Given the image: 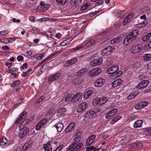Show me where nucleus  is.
<instances>
[{
    "instance_id": "nucleus-1",
    "label": "nucleus",
    "mask_w": 151,
    "mask_h": 151,
    "mask_svg": "<svg viewBox=\"0 0 151 151\" xmlns=\"http://www.w3.org/2000/svg\"><path fill=\"white\" fill-rule=\"evenodd\" d=\"M138 31L135 30L129 33L125 37L123 42V45L127 46L132 42L135 40L138 35Z\"/></svg>"
},
{
    "instance_id": "nucleus-2",
    "label": "nucleus",
    "mask_w": 151,
    "mask_h": 151,
    "mask_svg": "<svg viewBox=\"0 0 151 151\" xmlns=\"http://www.w3.org/2000/svg\"><path fill=\"white\" fill-rule=\"evenodd\" d=\"M83 145V144L81 142H79L78 144L76 143H73L68 147L66 151H78L79 150Z\"/></svg>"
},
{
    "instance_id": "nucleus-3",
    "label": "nucleus",
    "mask_w": 151,
    "mask_h": 151,
    "mask_svg": "<svg viewBox=\"0 0 151 151\" xmlns=\"http://www.w3.org/2000/svg\"><path fill=\"white\" fill-rule=\"evenodd\" d=\"M58 143L57 141H48L46 144L43 145V149L44 150V151H52V145L53 144L56 145Z\"/></svg>"
},
{
    "instance_id": "nucleus-4",
    "label": "nucleus",
    "mask_w": 151,
    "mask_h": 151,
    "mask_svg": "<svg viewBox=\"0 0 151 151\" xmlns=\"http://www.w3.org/2000/svg\"><path fill=\"white\" fill-rule=\"evenodd\" d=\"M82 1V0H70L69 3V7L73 10L76 9L79 6Z\"/></svg>"
},
{
    "instance_id": "nucleus-5",
    "label": "nucleus",
    "mask_w": 151,
    "mask_h": 151,
    "mask_svg": "<svg viewBox=\"0 0 151 151\" xmlns=\"http://www.w3.org/2000/svg\"><path fill=\"white\" fill-rule=\"evenodd\" d=\"M113 52L112 47L111 46H108L102 50L101 52V53L103 56H106L110 54Z\"/></svg>"
},
{
    "instance_id": "nucleus-6",
    "label": "nucleus",
    "mask_w": 151,
    "mask_h": 151,
    "mask_svg": "<svg viewBox=\"0 0 151 151\" xmlns=\"http://www.w3.org/2000/svg\"><path fill=\"white\" fill-rule=\"evenodd\" d=\"M14 143L13 141L8 140L4 137H3L2 139H0V145L5 147H7L11 144H13Z\"/></svg>"
},
{
    "instance_id": "nucleus-7",
    "label": "nucleus",
    "mask_w": 151,
    "mask_h": 151,
    "mask_svg": "<svg viewBox=\"0 0 151 151\" xmlns=\"http://www.w3.org/2000/svg\"><path fill=\"white\" fill-rule=\"evenodd\" d=\"M101 71V69L100 68L94 69L89 72L88 76L90 77H94L98 76Z\"/></svg>"
},
{
    "instance_id": "nucleus-8",
    "label": "nucleus",
    "mask_w": 151,
    "mask_h": 151,
    "mask_svg": "<svg viewBox=\"0 0 151 151\" xmlns=\"http://www.w3.org/2000/svg\"><path fill=\"white\" fill-rule=\"evenodd\" d=\"M149 83V81L148 80L143 81L139 83L137 86V88L142 89L146 88Z\"/></svg>"
},
{
    "instance_id": "nucleus-9",
    "label": "nucleus",
    "mask_w": 151,
    "mask_h": 151,
    "mask_svg": "<svg viewBox=\"0 0 151 151\" xmlns=\"http://www.w3.org/2000/svg\"><path fill=\"white\" fill-rule=\"evenodd\" d=\"M119 66L118 65H114L108 69L106 73L108 74H112L117 71L119 69Z\"/></svg>"
},
{
    "instance_id": "nucleus-10",
    "label": "nucleus",
    "mask_w": 151,
    "mask_h": 151,
    "mask_svg": "<svg viewBox=\"0 0 151 151\" xmlns=\"http://www.w3.org/2000/svg\"><path fill=\"white\" fill-rule=\"evenodd\" d=\"M102 61L103 60L102 58H98L91 61L90 62V65L93 66L99 65L101 64Z\"/></svg>"
},
{
    "instance_id": "nucleus-11",
    "label": "nucleus",
    "mask_w": 151,
    "mask_h": 151,
    "mask_svg": "<svg viewBox=\"0 0 151 151\" xmlns=\"http://www.w3.org/2000/svg\"><path fill=\"white\" fill-rule=\"evenodd\" d=\"M143 49L142 46L141 45H136L133 46L131 49V52L135 53L139 52Z\"/></svg>"
},
{
    "instance_id": "nucleus-12",
    "label": "nucleus",
    "mask_w": 151,
    "mask_h": 151,
    "mask_svg": "<svg viewBox=\"0 0 151 151\" xmlns=\"http://www.w3.org/2000/svg\"><path fill=\"white\" fill-rule=\"evenodd\" d=\"M87 106V104L86 102H83L81 104L78 106L77 109V112L80 113L84 111L86 109Z\"/></svg>"
},
{
    "instance_id": "nucleus-13",
    "label": "nucleus",
    "mask_w": 151,
    "mask_h": 151,
    "mask_svg": "<svg viewBox=\"0 0 151 151\" xmlns=\"http://www.w3.org/2000/svg\"><path fill=\"white\" fill-rule=\"evenodd\" d=\"M27 114V112L25 111H23L20 114L18 118L14 122V124H18L23 119H24L26 116Z\"/></svg>"
},
{
    "instance_id": "nucleus-14",
    "label": "nucleus",
    "mask_w": 151,
    "mask_h": 151,
    "mask_svg": "<svg viewBox=\"0 0 151 151\" xmlns=\"http://www.w3.org/2000/svg\"><path fill=\"white\" fill-rule=\"evenodd\" d=\"M105 82L104 79L100 78L96 80L94 82V85L96 87H100L102 86Z\"/></svg>"
},
{
    "instance_id": "nucleus-15",
    "label": "nucleus",
    "mask_w": 151,
    "mask_h": 151,
    "mask_svg": "<svg viewBox=\"0 0 151 151\" xmlns=\"http://www.w3.org/2000/svg\"><path fill=\"white\" fill-rule=\"evenodd\" d=\"M134 17V14L132 13H130L125 18L123 23V25L125 26L126 25L127 23L131 21Z\"/></svg>"
},
{
    "instance_id": "nucleus-16",
    "label": "nucleus",
    "mask_w": 151,
    "mask_h": 151,
    "mask_svg": "<svg viewBox=\"0 0 151 151\" xmlns=\"http://www.w3.org/2000/svg\"><path fill=\"white\" fill-rule=\"evenodd\" d=\"M87 71V68H83L76 72V76L79 77H81L85 74L86 72Z\"/></svg>"
},
{
    "instance_id": "nucleus-17",
    "label": "nucleus",
    "mask_w": 151,
    "mask_h": 151,
    "mask_svg": "<svg viewBox=\"0 0 151 151\" xmlns=\"http://www.w3.org/2000/svg\"><path fill=\"white\" fill-rule=\"evenodd\" d=\"M40 6L37 7L38 9L41 10L45 11L49 8V5L47 4H45L44 2H41L40 3Z\"/></svg>"
},
{
    "instance_id": "nucleus-18",
    "label": "nucleus",
    "mask_w": 151,
    "mask_h": 151,
    "mask_svg": "<svg viewBox=\"0 0 151 151\" xmlns=\"http://www.w3.org/2000/svg\"><path fill=\"white\" fill-rule=\"evenodd\" d=\"M118 111L117 109H114L107 113L105 117L106 119H109L110 117L112 116Z\"/></svg>"
},
{
    "instance_id": "nucleus-19",
    "label": "nucleus",
    "mask_w": 151,
    "mask_h": 151,
    "mask_svg": "<svg viewBox=\"0 0 151 151\" xmlns=\"http://www.w3.org/2000/svg\"><path fill=\"white\" fill-rule=\"evenodd\" d=\"M55 127L57 129V132H60L63 128V124L61 122H58L53 126Z\"/></svg>"
},
{
    "instance_id": "nucleus-20",
    "label": "nucleus",
    "mask_w": 151,
    "mask_h": 151,
    "mask_svg": "<svg viewBox=\"0 0 151 151\" xmlns=\"http://www.w3.org/2000/svg\"><path fill=\"white\" fill-rule=\"evenodd\" d=\"M96 137V136L94 135H91L88 137L87 139L86 145L87 146H89L94 141V139Z\"/></svg>"
},
{
    "instance_id": "nucleus-21",
    "label": "nucleus",
    "mask_w": 151,
    "mask_h": 151,
    "mask_svg": "<svg viewBox=\"0 0 151 151\" xmlns=\"http://www.w3.org/2000/svg\"><path fill=\"white\" fill-rule=\"evenodd\" d=\"M77 61V59L76 58H73L67 61L65 65L66 67L68 66L75 64Z\"/></svg>"
},
{
    "instance_id": "nucleus-22",
    "label": "nucleus",
    "mask_w": 151,
    "mask_h": 151,
    "mask_svg": "<svg viewBox=\"0 0 151 151\" xmlns=\"http://www.w3.org/2000/svg\"><path fill=\"white\" fill-rule=\"evenodd\" d=\"M32 141L30 140L25 143L22 147L23 150L25 151L29 149L32 146Z\"/></svg>"
},
{
    "instance_id": "nucleus-23",
    "label": "nucleus",
    "mask_w": 151,
    "mask_h": 151,
    "mask_svg": "<svg viewBox=\"0 0 151 151\" xmlns=\"http://www.w3.org/2000/svg\"><path fill=\"white\" fill-rule=\"evenodd\" d=\"M123 81L121 79H117L112 83L111 84L113 87H116L121 85Z\"/></svg>"
},
{
    "instance_id": "nucleus-24",
    "label": "nucleus",
    "mask_w": 151,
    "mask_h": 151,
    "mask_svg": "<svg viewBox=\"0 0 151 151\" xmlns=\"http://www.w3.org/2000/svg\"><path fill=\"white\" fill-rule=\"evenodd\" d=\"M97 43V42L96 41L94 40L91 39L89 40L87 42L86 44L85 45L87 47H92L95 45Z\"/></svg>"
},
{
    "instance_id": "nucleus-25",
    "label": "nucleus",
    "mask_w": 151,
    "mask_h": 151,
    "mask_svg": "<svg viewBox=\"0 0 151 151\" xmlns=\"http://www.w3.org/2000/svg\"><path fill=\"white\" fill-rule=\"evenodd\" d=\"M75 124L73 122H71L67 127L65 130V132L68 133L71 131L74 128Z\"/></svg>"
},
{
    "instance_id": "nucleus-26",
    "label": "nucleus",
    "mask_w": 151,
    "mask_h": 151,
    "mask_svg": "<svg viewBox=\"0 0 151 151\" xmlns=\"http://www.w3.org/2000/svg\"><path fill=\"white\" fill-rule=\"evenodd\" d=\"M19 129L22 131L26 134H27L29 131V129L28 127L23 125L21 124L19 126Z\"/></svg>"
},
{
    "instance_id": "nucleus-27",
    "label": "nucleus",
    "mask_w": 151,
    "mask_h": 151,
    "mask_svg": "<svg viewBox=\"0 0 151 151\" xmlns=\"http://www.w3.org/2000/svg\"><path fill=\"white\" fill-rule=\"evenodd\" d=\"M82 95L81 93H78L76 94L72 98V101L74 102H77L81 97Z\"/></svg>"
},
{
    "instance_id": "nucleus-28",
    "label": "nucleus",
    "mask_w": 151,
    "mask_h": 151,
    "mask_svg": "<svg viewBox=\"0 0 151 151\" xmlns=\"http://www.w3.org/2000/svg\"><path fill=\"white\" fill-rule=\"evenodd\" d=\"M73 38H67L66 40H64L60 44V45L62 46H64L68 44L72 40Z\"/></svg>"
},
{
    "instance_id": "nucleus-29",
    "label": "nucleus",
    "mask_w": 151,
    "mask_h": 151,
    "mask_svg": "<svg viewBox=\"0 0 151 151\" xmlns=\"http://www.w3.org/2000/svg\"><path fill=\"white\" fill-rule=\"evenodd\" d=\"M143 122L141 120H138L135 122L134 125V128H137L141 127Z\"/></svg>"
},
{
    "instance_id": "nucleus-30",
    "label": "nucleus",
    "mask_w": 151,
    "mask_h": 151,
    "mask_svg": "<svg viewBox=\"0 0 151 151\" xmlns=\"http://www.w3.org/2000/svg\"><path fill=\"white\" fill-rule=\"evenodd\" d=\"M93 91L91 90H89L87 91L84 93L83 96V98L85 99H86L89 97L91 96L93 93Z\"/></svg>"
},
{
    "instance_id": "nucleus-31",
    "label": "nucleus",
    "mask_w": 151,
    "mask_h": 151,
    "mask_svg": "<svg viewBox=\"0 0 151 151\" xmlns=\"http://www.w3.org/2000/svg\"><path fill=\"white\" fill-rule=\"evenodd\" d=\"M95 114V113L94 111H88L86 114V117L91 118L93 116H94V115Z\"/></svg>"
},
{
    "instance_id": "nucleus-32",
    "label": "nucleus",
    "mask_w": 151,
    "mask_h": 151,
    "mask_svg": "<svg viewBox=\"0 0 151 151\" xmlns=\"http://www.w3.org/2000/svg\"><path fill=\"white\" fill-rule=\"evenodd\" d=\"M123 74V71L120 70L115 73L113 74L111 76V78H116L120 76Z\"/></svg>"
},
{
    "instance_id": "nucleus-33",
    "label": "nucleus",
    "mask_w": 151,
    "mask_h": 151,
    "mask_svg": "<svg viewBox=\"0 0 151 151\" xmlns=\"http://www.w3.org/2000/svg\"><path fill=\"white\" fill-rule=\"evenodd\" d=\"M101 101V98L97 97L93 101V103L94 105H102Z\"/></svg>"
},
{
    "instance_id": "nucleus-34",
    "label": "nucleus",
    "mask_w": 151,
    "mask_h": 151,
    "mask_svg": "<svg viewBox=\"0 0 151 151\" xmlns=\"http://www.w3.org/2000/svg\"><path fill=\"white\" fill-rule=\"evenodd\" d=\"M122 38L121 37H117L111 41V43L112 44H114L115 43H118L119 42L122 40Z\"/></svg>"
},
{
    "instance_id": "nucleus-35",
    "label": "nucleus",
    "mask_w": 151,
    "mask_h": 151,
    "mask_svg": "<svg viewBox=\"0 0 151 151\" xmlns=\"http://www.w3.org/2000/svg\"><path fill=\"white\" fill-rule=\"evenodd\" d=\"M139 94V92L137 91L133 92L129 95L128 96V99H131L137 95Z\"/></svg>"
},
{
    "instance_id": "nucleus-36",
    "label": "nucleus",
    "mask_w": 151,
    "mask_h": 151,
    "mask_svg": "<svg viewBox=\"0 0 151 151\" xmlns=\"http://www.w3.org/2000/svg\"><path fill=\"white\" fill-rule=\"evenodd\" d=\"M66 109L65 107H63L58 110V113L59 114H61V116L64 115V113L66 112Z\"/></svg>"
},
{
    "instance_id": "nucleus-37",
    "label": "nucleus",
    "mask_w": 151,
    "mask_h": 151,
    "mask_svg": "<svg viewBox=\"0 0 151 151\" xmlns=\"http://www.w3.org/2000/svg\"><path fill=\"white\" fill-rule=\"evenodd\" d=\"M151 36V32L147 34L145 36H144L142 38V40L144 41H146L148 40L150 38Z\"/></svg>"
},
{
    "instance_id": "nucleus-38",
    "label": "nucleus",
    "mask_w": 151,
    "mask_h": 151,
    "mask_svg": "<svg viewBox=\"0 0 151 151\" xmlns=\"http://www.w3.org/2000/svg\"><path fill=\"white\" fill-rule=\"evenodd\" d=\"M142 144L140 142H137L133 144V146L136 149L139 148L142 146Z\"/></svg>"
},
{
    "instance_id": "nucleus-39",
    "label": "nucleus",
    "mask_w": 151,
    "mask_h": 151,
    "mask_svg": "<svg viewBox=\"0 0 151 151\" xmlns=\"http://www.w3.org/2000/svg\"><path fill=\"white\" fill-rule=\"evenodd\" d=\"M84 46L82 44H81L79 46H77L76 47L72 49V50L74 52H76L77 51L79 50L82 48Z\"/></svg>"
},
{
    "instance_id": "nucleus-40",
    "label": "nucleus",
    "mask_w": 151,
    "mask_h": 151,
    "mask_svg": "<svg viewBox=\"0 0 151 151\" xmlns=\"http://www.w3.org/2000/svg\"><path fill=\"white\" fill-rule=\"evenodd\" d=\"M151 58V55L150 54H147L144 57V59L145 61H149Z\"/></svg>"
},
{
    "instance_id": "nucleus-41",
    "label": "nucleus",
    "mask_w": 151,
    "mask_h": 151,
    "mask_svg": "<svg viewBox=\"0 0 151 151\" xmlns=\"http://www.w3.org/2000/svg\"><path fill=\"white\" fill-rule=\"evenodd\" d=\"M26 134L22 131L21 130L19 129V137L20 139L24 137Z\"/></svg>"
},
{
    "instance_id": "nucleus-42",
    "label": "nucleus",
    "mask_w": 151,
    "mask_h": 151,
    "mask_svg": "<svg viewBox=\"0 0 151 151\" xmlns=\"http://www.w3.org/2000/svg\"><path fill=\"white\" fill-rule=\"evenodd\" d=\"M121 118V117L120 116H117L113 119L111 122V124H114L115 122L119 120Z\"/></svg>"
},
{
    "instance_id": "nucleus-43",
    "label": "nucleus",
    "mask_w": 151,
    "mask_h": 151,
    "mask_svg": "<svg viewBox=\"0 0 151 151\" xmlns=\"http://www.w3.org/2000/svg\"><path fill=\"white\" fill-rule=\"evenodd\" d=\"M57 3L60 5H64L66 4L67 0H56Z\"/></svg>"
},
{
    "instance_id": "nucleus-44",
    "label": "nucleus",
    "mask_w": 151,
    "mask_h": 151,
    "mask_svg": "<svg viewBox=\"0 0 151 151\" xmlns=\"http://www.w3.org/2000/svg\"><path fill=\"white\" fill-rule=\"evenodd\" d=\"M101 102L102 104H103L107 102L108 100V99L106 97H102L101 98Z\"/></svg>"
},
{
    "instance_id": "nucleus-45",
    "label": "nucleus",
    "mask_w": 151,
    "mask_h": 151,
    "mask_svg": "<svg viewBox=\"0 0 151 151\" xmlns=\"http://www.w3.org/2000/svg\"><path fill=\"white\" fill-rule=\"evenodd\" d=\"M55 77V80H58L60 79L62 75L60 73H58L54 75Z\"/></svg>"
},
{
    "instance_id": "nucleus-46",
    "label": "nucleus",
    "mask_w": 151,
    "mask_h": 151,
    "mask_svg": "<svg viewBox=\"0 0 151 151\" xmlns=\"http://www.w3.org/2000/svg\"><path fill=\"white\" fill-rule=\"evenodd\" d=\"M47 122V118H44L42 119L39 123L43 126L44 124H46Z\"/></svg>"
},
{
    "instance_id": "nucleus-47",
    "label": "nucleus",
    "mask_w": 151,
    "mask_h": 151,
    "mask_svg": "<svg viewBox=\"0 0 151 151\" xmlns=\"http://www.w3.org/2000/svg\"><path fill=\"white\" fill-rule=\"evenodd\" d=\"M81 139V137L79 136H76L74 138V143H76L77 144L80 141Z\"/></svg>"
},
{
    "instance_id": "nucleus-48",
    "label": "nucleus",
    "mask_w": 151,
    "mask_h": 151,
    "mask_svg": "<svg viewBox=\"0 0 151 151\" xmlns=\"http://www.w3.org/2000/svg\"><path fill=\"white\" fill-rule=\"evenodd\" d=\"M20 82L19 81H16L14 82L11 84L12 87H14L17 86L20 83Z\"/></svg>"
},
{
    "instance_id": "nucleus-49",
    "label": "nucleus",
    "mask_w": 151,
    "mask_h": 151,
    "mask_svg": "<svg viewBox=\"0 0 151 151\" xmlns=\"http://www.w3.org/2000/svg\"><path fill=\"white\" fill-rule=\"evenodd\" d=\"M145 132L147 134L151 135V127L146 128Z\"/></svg>"
},
{
    "instance_id": "nucleus-50",
    "label": "nucleus",
    "mask_w": 151,
    "mask_h": 151,
    "mask_svg": "<svg viewBox=\"0 0 151 151\" xmlns=\"http://www.w3.org/2000/svg\"><path fill=\"white\" fill-rule=\"evenodd\" d=\"M55 81V77L54 75L49 76L48 78V81L49 82Z\"/></svg>"
},
{
    "instance_id": "nucleus-51",
    "label": "nucleus",
    "mask_w": 151,
    "mask_h": 151,
    "mask_svg": "<svg viewBox=\"0 0 151 151\" xmlns=\"http://www.w3.org/2000/svg\"><path fill=\"white\" fill-rule=\"evenodd\" d=\"M70 100H72V98L70 96L68 95L65 98V101L66 102H68Z\"/></svg>"
},
{
    "instance_id": "nucleus-52",
    "label": "nucleus",
    "mask_w": 151,
    "mask_h": 151,
    "mask_svg": "<svg viewBox=\"0 0 151 151\" xmlns=\"http://www.w3.org/2000/svg\"><path fill=\"white\" fill-rule=\"evenodd\" d=\"M49 19V18L43 17L37 20V21H40V22H44L45 21H48Z\"/></svg>"
},
{
    "instance_id": "nucleus-53",
    "label": "nucleus",
    "mask_w": 151,
    "mask_h": 151,
    "mask_svg": "<svg viewBox=\"0 0 151 151\" xmlns=\"http://www.w3.org/2000/svg\"><path fill=\"white\" fill-rule=\"evenodd\" d=\"M9 40H8V38L3 39L0 40V41L1 42L4 43L5 44L8 43L9 42ZM10 42H11L10 41Z\"/></svg>"
},
{
    "instance_id": "nucleus-54",
    "label": "nucleus",
    "mask_w": 151,
    "mask_h": 151,
    "mask_svg": "<svg viewBox=\"0 0 151 151\" xmlns=\"http://www.w3.org/2000/svg\"><path fill=\"white\" fill-rule=\"evenodd\" d=\"M43 126H42L41 124L39 123L37 124V125L36 127H35V129L36 130H38L40 129Z\"/></svg>"
},
{
    "instance_id": "nucleus-55",
    "label": "nucleus",
    "mask_w": 151,
    "mask_h": 151,
    "mask_svg": "<svg viewBox=\"0 0 151 151\" xmlns=\"http://www.w3.org/2000/svg\"><path fill=\"white\" fill-rule=\"evenodd\" d=\"M43 55L42 54H40L39 55H37L36 56V57L37 60H39L42 58H43Z\"/></svg>"
},
{
    "instance_id": "nucleus-56",
    "label": "nucleus",
    "mask_w": 151,
    "mask_h": 151,
    "mask_svg": "<svg viewBox=\"0 0 151 151\" xmlns=\"http://www.w3.org/2000/svg\"><path fill=\"white\" fill-rule=\"evenodd\" d=\"M86 151H92L94 149V147L93 146L88 147H86Z\"/></svg>"
},
{
    "instance_id": "nucleus-57",
    "label": "nucleus",
    "mask_w": 151,
    "mask_h": 151,
    "mask_svg": "<svg viewBox=\"0 0 151 151\" xmlns=\"http://www.w3.org/2000/svg\"><path fill=\"white\" fill-rule=\"evenodd\" d=\"M103 0H99L97 3L96 4V6L101 5L103 3Z\"/></svg>"
},
{
    "instance_id": "nucleus-58",
    "label": "nucleus",
    "mask_w": 151,
    "mask_h": 151,
    "mask_svg": "<svg viewBox=\"0 0 151 151\" xmlns=\"http://www.w3.org/2000/svg\"><path fill=\"white\" fill-rule=\"evenodd\" d=\"M29 20L30 21L32 22H35V18L32 16H31L29 17Z\"/></svg>"
},
{
    "instance_id": "nucleus-59",
    "label": "nucleus",
    "mask_w": 151,
    "mask_h": 151,
    "mask_svg": "<svg viewBox=\"0 0 151 151\" xmlns=\"http://www.w3.org/2000/svg\"><path fill=\"white\" fill-rule=\"evenodd\" d=\"M88 7V6L86 4H85L81 8V10H84L86 9Z\"/></svg>"
},
{
    "instance_id": "nucleus-60",
    "label": "nucleus",
    "mask_w": 151,
    "mask_h": 151,
    "mask_svg": "<svg viewBox=\"0 0 151 151\" xmlns=\"http://www.w3.org/2000/svg\"><path fill=\"white\" fill-rule=\"evenodd\" d=\"M145 46L147 47L148 49L151 48V41L147 42L145 45Z\"/></svg>"
},
{
    "instance_id": "nucleus-61",
    "label": "nucleus",
    "mask_w": 151,
    "mask_h": 151,
    "mask_svg": "<svg viewBox=\"0 0 151 151\" xmlns=\"http://www.w3.org/2000/svg\"><path fill=\"white\" fill-rule=\"evenodd\" d=\"M59 52L58 51L57 52H55V53H52V54H51L50 55H49L48 56V58H51L52 57H53V56H55L56 54H57V53H58Z\"/></svg>"
},
{
    "instance_id": "nucleus-62",
    "label": "nucleus",
    "mask_w": 151,
    "mask_h": 151,
    "mask_svg": "<svg viewBox=\"0 0 151 151\" xmlns=\"http://www.w3.org/2000/svg\"><path fill=\"white\" fill-rule=\"evenodd\" d=\"M24 67L25 69L27 68V64L26 63H24L23 65H22L21 67V69H24Z\"/></svg>"
},
{
    "instance_id": "nucleus-63",
    "label": "nucleus",
    "mask_w": 151,
    "mask_h": 151,
    "mask_svg": "<svg viewBox=\"0 0 151 151\" xmlns=\"http://www.w3.org/2000/svg\"><path fill=\"white\" fill-rule=\"evenodd\" d=\"M23 57L21 55L17 57V60L18 61H21L23 59Z\"/></svg>"
},
{
    "instance_id": "nucleus-64",
    "label": "nucleus",
    "mask_w": 151,
    "mask_h": 151,
    "mask_svg": "<svg viewBox=\"0 0 151 151\" xmlns=\"http://www.w3.org/2000/svg\"><path fill=\"white\" fill-rule=\"evenodd\" d=\"M1 32V36L5 35L8 33V32L6 30Z\"/></svg>"
}]
</instances>
